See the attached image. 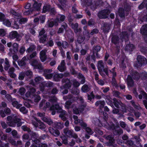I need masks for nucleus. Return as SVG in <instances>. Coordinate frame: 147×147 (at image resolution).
I'll return each instance as SVG.
<instances>
[{
    "label": "nucleus",
    "instance_id": "57",
    "mask_svg": "<svg viewBox=\"0 0 147 147\" xmlns=\"http://www.w3.org/2000/svg\"><path fill=\"white\" fill-rule=\"evenodd\" d=\"M10 13L11 14L13 15L14 17H16V18H18L19 17L18 13L16 12L15 10L13 9H11L10 10Z\"/></svg>",
    "mask_w": 147,
    "mask_h": 147
},
{
    "label": "nucleus",
    "instance_id": "59",
    "mask_svg": "<svg viewBox=\"0 0 147 147\" xmlns=\"http://www.w3.org/2000/svg\"><path fill=\"white\" fill-rule=\"evenodd\" d=\"M59 17L57 18H58L59 20V23L63 22L66 18L65 16L63 15H59Z\"/></svg>",
    "mask_w": 147,
    "mask_h": 147
},
{
    "label": "nucleus",
    "instance_id": "29",
    "mask_svg": "<svg viewBox=\"0 0 147 147\" xmlns=\"http://www.w3.org/2000/svg\"><path fill=\"white\" fill-rule=\"evenodd\" d=\"M119 36L117 35H113L111 38V42L116 45L119 43Z\"/></svg>",
    "mask_w": 147,
    "mask_h": 147
},
{
    "label": "nucleus",
    "instance_id": "48",
    "mask_svg": "<svg viewBox=\"0 0 147 147\" xmlns=\"http://www.w3.org/2000/svg\"><path fill=\"white\" fill-rule=\"evenodd\" d=\"M67 137L65 135H63L61 137V138L62 139V143L65 145H67L68 144Z\"/></svg>",
    "mask_w": 147,
    "mask_h": 147
},
{
    "label": "nucleus",
    "instance_id": "43",
    "mask_svg": "<svg viewBox=\"0 0 147 147\" xmlns=\"http://www.w3.org/2000/svg\"><path fill=\"white\" fill-rule=\"evenodd\" d=\"M95 22L94 19L91 18L90 19L87 23V25L90 27H92L95 25Z\"/></svg>",
    "mask_w": 147,
    "mask_h": 147
},
{
    "label": "nucleus",
    "instance_id": "30",
    "mask_svg": "<svg viewBox=\"0 0 147 147\" xmlns=\"http://www.w3.org/2000/svg\"><path fill=\"white\" fill-rule=\"evenodd\" d=\"M54 125L55 128L61 129L63 127L64 124L63 122H56L54 123Z\"/></svg>",
    "mask_w": 147,
    "mask_h": 147
},
{
    "label": "nucleus",
    "instance_id": "19",
    "mask_svg": "<svg viewBox=\"0 0 147 147\" xmlns=\"http://www.w3.org/2000/svg\"><path fill=\"white\" fill-rule=\"evenodd\" d=\"M134 48V45L132 44H131L129 43L125 46L124 48V50L125 51H127L129 52L130 54H131Z\"/></svg>",
    "mask_w": 147,
    "mask_h": 147
},
{
    "label": "nucleus",
    "instance_id": "42",
    "mask_svg": "<svg viewBox=\"0 0 147 147\" xmlns=\"http://www.w3.org/2000/svg\"><path fill=\"white\" fill-rule=\"evenodd\" d=\"M147 5V0H144L138 7L139 9H142L143 8L146 7Z\"/></svg>",
    "mask_w": 147,
    "mask_h": 147
},
{
    "label": "nucleus",
    "instance_id": "32",
    "mask_svg": "<svg viewBox=\"0 0 147 147\" xmlns=\"http://www.w3.org/2000/svg\"><path fill=\"white\" fill-rule=\"evenodd\" d=\"M141 33L144 35H147V24L143 25L140 29Z\"/></svg>",
    "mask_w": 147,
    "mask_h": 147
},
{
    "label": "nucleus",
    "instance_id": "64",
    "mask_svg": "<svg viewBox=\"0 0 147 147\" xmlns=\"http://www.w3.org/2000/svg\"><path fill=\"white\" fill-rule=\"evenodd\" d=\"M141 52L145 56H147V47H142L140 49Z\"/></svg>",
    "mask_w": 147,
    "mask_h": 147
},
{
    "label": "nucleus",
    "instance_id": "6",
    "mask_svg": "<svg viewBox=\"0 0 147 147\" xmlns=\"http://www.w3.org/2000/svg\"><path fill=\"white\" fill-rule=\"evenodd\" d=\"M62 84L65 83L62 86L60 87L61 90L63 88H70L71 87L72 84L70 79L68 78H63L61 80Z\"/></svg>",
    "mask_w": 147,
    "mask_h": 147
},
{
    "label": "nucleus",
    "instance_id": "61",
    "mask_svg": "<svg viewBox=\"0 0 147 147\" xmlns=\"http://www.w3.org/2000/svg\"><path fill=\"white\" fill-rule=\"evenodd\" d=\"M53 73H45L44 76L47 79H51L53 76Z\"/></svg>",
    "mask_w": 147,
    "mask_h": 147
},
{
    "label": "nucleus",
    "instance_id": "53",
    "mask_svg": "<svg viewBox=\"0 0 147 147\" xmlns=\"http://www.w3.org/2000/svg\"><path fill=\"white\" fill-rule=\"evenodd\" d=\"M71 93L74 95H78L79 92V90L76 88H72L71 90Z\"/></svg>",
    "mask_w": 147,
    "mask_h": 147
},
{
    "label": "nucleus",
    "instance_id": "13",
    "mask_svg": "<svg viewBox=\"0 0 147 147\" xmlns=\"http://www.w3.org/2000/svg\"><path fill=\"white\" fill-rule=\"evenodd\" d=\"M11 113L10 109L8 107L5 108L4 110H0V115L3 118L5 117L6 115H10Z\"/></svg>",
    "mask_w": 147,
    "mask_h": 147
},
{
    "label": "nucleus",
    "instance_id": "12",
    "mask_svg": "<svg viewBox=\"0 0 147 147\" xmlns=\"http://www.w3.org/2000/svg\"><path fill=\"white\" fill-rule=\"evenodd\" d=\"M31 134V138L33 142H34L35 144L38 145L39 144L40 141L39 140L38 134H36L35 132H32Z\"/></svg>",
    "mask_w": 147,
    "mask_h": 147
},
{
    "label": "nucleus",
    "instance_id": "47",
    "mask_svg": "<svg viewBox=\"0 0 147 147\" xmlns=\"http://www.w3.org/2000/svg\"><path fill=\"white\" fill-rule=\"evenodd\" d=\"M101 49V47L98 45H96L94 46L92 52L94 53H95L96 52H98L100 51Z\"/></svg>",
    "mask_w": 147,
    "mask_h": 147
},
{
    "label": "nucleus",
    "instance_id": "46",
    "mask_svg": "<svg viewBox=\"0 0 147 147\" xmlns=\"http://www.w3.org/2000/svg\"><path fill=\"white\" fill-rule=\"evenodd\" d=\"M37 53L36 51L33 52L32 53L28 56H27L26 58L28 60H30L32 59L35 57Z\"/></svg>",
    "mask_w": 147,
    "mask_h": 147
},
{
    "label": "nucleus",
    "instance_id": "14",
    "mask_svg": "<svg viewBox=\"0 0 147 147\" xmlns=\"http://www.w3.org/2000/svg\"><path fill=\"white\" fill-rule=\"evenodd\" d=\"M35 89L32 87L30 88L29 91L27 92L26 94V96L27 97H30L33 98V96L35 95L36 92Z\"/></svg>",
    "mask_w": 147,
    "mask_h": 147
},
{
    "label": "nucleus",
    "instance_id": "23",
    "mask_svg": "<svg viewBox=\"0 0 147 147\" xmlns=\"http://www.w3.org/2000/svg\"><path fill=\"white\" fill-rule=\"evenodd\" d=\"M63 132L65 136L67 137L70 138L72 135L73 131L72 130H69L68 128H65L63 129Z\"/></svg>",
    "mask_w": 147,
    "mask_h": 147
},
{
    "label": "nucleus",
    "instance_id": "3",
    "mask_svg": "<svg viewBox=\"0 0 147 147\" xmlns=\"http://www.w3.org/2000/svg\"><path fill=\"white\" fill-rule=\"evenodd\" d=\"M63 99L65 100H68L65 103V107L67 109L70 108L71 104L74 102L73 98L71 95L69 94L67 96H63Z\"/></svg>",
    "mask_w": 147,
    "mask_h": 147
},
{
    "label": "nucleus",
    "instance_id": "2",
    "mask_svg": "<svg viewBox=\"0 0 147 147\" xmlns=\"http://www.w3.org/2000/svg\"><path fill=\"white\" fill-rule=\"evenodd\" d=\"M136 59V61L134 63L135 67L136 68H140L146 64L147 59L144 56L141 55H138Z\"/></svg>",
    "mask_w": 147,
    "mask_h": 147
},
{
    "label": "nucleus",
    "instance_id": "36",
    "mask_svg": "<svg viewBox=\"0 0 147 147\" xmlns=\"http://www.w3.org/2000/svg\"><path fill=\"white\" fill-rule=\"evenodd\" d=\"M124 9L126 14H128L131 9L129 4L127 3H125L124 4Z\"/></svg>",
    "mask_w": 147,
    "mask_h": 147
},
{
    "label": "nucleus",
    "instance_id": "1",
    "mask_svg": "<svg viewBox=\"0 0 147 147\" xmlns=\"http://www.w3.org/2000/svg\"><path fill=\"white\" fill-rule=\"evenodd\" d=\"M105 99L107 104L110 106L112 108H114L115 107L117 108H119L122 104L120 100L115 98L112 99L109 96H107Z\"/></svg>",
    "mask_w": 147,
    "mask_h": 147
},
{
    "label": "nucleus",
    "instance_id": "45",
    "mask_svg": "<svg viewBox=\"0 0 147 147\" xmlns=\"http://www.w3.org/2000/svg\"><path fill=\"white\" fill-rule=\"evenodd\" d=\"M19 22L18 20V18H17V19L14 20L13 24V28L16 29H18L19 27Z\"/></svg>",
    "mask_w": 147,
    "mask_h": 147
},
{
    "label": "nucleus",
    "instance_id": "62",
    "mask_svg": "<svg viewBox=\"0 0 147 147\" xmlns=\"http://www.w3.org/2000/svg\"><path fill=\"white\" fill-rule=\"evenodd\" d=\"M40 62L36 59H34L31 62V65L34 68L37 64L39 63Z\"/></svg>",
    "mask_w": 147,
    "mask_h": 147
},
{
    "label": "nucleus",
    "instance_id": "39",
    "mask_svg": "<svg viewBox=\"0 0 147 147\" xmlns=\"http://www.w3.org/2000/svg\"><path fill=\"white\" fill-rule=\"evenodd\" d=\"M25 76H26L29 78H31L33 76L32 72L30 70L25 71L24 72Z\"/></svg>",
    "mask_w": 147,
    "mask_h": 147
},
{
    "label": "nucleus",
    "instance_id": "58",
    "mask_svg": "<svg viewBox=\"0 0 147 147\" xmlns=\"http://www.w3.org/2000/svg\"><path fill=\"white\" fill-rule=\"evenodd\" d=\"M21 128L23 131H27L29 134H30V133L31 132L30 129L26 125H24Z\"/></svg>",
    "mask_w": 147,
    "mask_h": 147
},
{
    "label": "nucleus",
    "instance_id": "49",
    "mask_svg": "<svg viewBox=\"0 0 147 147\" xmlns=\"http://www.w3.org/2000/svg\"><path fill=\"white\" fill-rule=\"evenodd\" d=\"M43 121L49 125H52L53 123V121L51 119L48 118L47 117L43 118Z\"/></svg>",
    "mask_w": 147,
    "mask_h": 147
},
{
    "label": "nucleus",
    "instance_id": "40",
    "mask_svg": "<svg viewBox=\"0 0 147 147\" xmlns=\"http://www.w3.org/2000/svg\"><path fill=\"white\" fill-rule=\"evenodd\" d=\"M35 69H38L39 70L40 72H42L44 71V69L43 67L42 66V64L39 62L34 68Z\"/></svg>",
    "mask_w": 147,
    "mask_h": 147
},
{
    "label": "nucleus",
    "instance_id": "9",
    "mask_svg": "<svg viewBox=\"0 0 147 147\" xmlns=\"http://www.w3.org/2000/svg\"><path fill=\"white\" fill-rule=\"evenodd\" d=\"M46 100L42 99L40 103L39 107L40 109H42L43 111H45L47 108H49L50 104L49 102H46L45 103Z\"/></svg>",
    "mask_w": 147,
    "mask_h": 147
},
{
    "label": "nucleus",
    "instance_id": "24",
    "mask_svg": "<svg viewBox=\"0 0 147 147\" xmlns=\"http://www.w3.org/2000/svg\"><path fill=\"white\" fill-rule=\"evenodd\" d=\"M60 4H58L57 6L61 10H63L64 8L65 7L67 0H58Z\"/></svg>",
    "mask_w": 147,
    "mask_h": 147
},
{
    "label": "nucleus",
    "instance_id": "10",
    "mask_svg": "<svg viewBox=\"0 0 147 147\" xmlns=\"http://www.w3.org/2000/svg\"><path fill=\"white\" fill-rule=\"evenodd\" d=\"M28 60L26 57L24 56L21 60L18 61V65L20 68L24 69L26 68V61Z\"/></svg>",
    "mask_w": 147,
    "mask_h": 147
},
{
    "label": "nucleus",
    "instance_id": "15",
    "mask_svg": "<svg viewBox=\"0 0 147 147\" xmlns=\"http://www.w3.org/2000/svg\"><path fill=\"white\" fill-rule=\"evenodd\" d=\"M105 102L104 100H99L97 101L95 103V105L96 106H99L100 111H102V108L105 107Z\"/></svg>",
    "mask_w": 147,
    "mask_h": 147
},
{
    "label": "nucleus",
    "instance_id": "7",
    "mask_svg": "<svg viewBox=\"0 0 147 147\" xmlns=\"http://www.w3.org/2000/svg\"><path fill=\"white\" fill-rule=\"evenodd\" d=\"M9 37L12 39L16 38V41L19 42L21 40V37L20 35L17 31H13L9 33Z\"/></svg>",
    "mask_w": 147,
    "mask_h": 147
},
{
    "label": "nucleus",
    "instance_id": "33",
    "mask_svg": "<svg viewBox=\"0 0 147 147\" xmlns=\"http://www.w3.org/2000/svg\"><path fill=\"white\" fill-rule=\"evenodd\" d=\"M58 107V110L57 111V113H60V114L59 115V117L66 115V111L65 110H62V108L59 105L57 106Z\"/></svg>",
    "mask_w": 147,
    "mask_h": 147
},
{
    "label": "nucleus",
    "instance_id": "44",
    "mask_svg": "<svg viewBox=\"0 0 147 147\" xmlns=\"http://www.w3.org/2000/svg\"><path fill=\"white\" fill-rule=\"evenodd\" d=\"M36 46L32 44L30 46V47L27 49L26 51L28 53L31 52L32 51L35 50L36 48Z\"/></svg>",
    "mask_w": 147,
    "mask_h": 147
},
{
    "label": "nucleus",
    "instance_id": "31",
    "mask_svg": "<svg viewBox=\"0 0 147 147\" xmlns=\"http://www.w3.org/2000/svg\"><path fill=\"white\" fill-rule=\"evenodd\" d=\"M124 9L123 7H119L118 9V14L121 18L125 17V13Z\"/></svg>",
    "mask_w": 147,
    "mask_h": 147
},
{
    "label": "nucleus",
    "instance_id": "21",
    "mask_svg": "<svg viewBox=\"0 0 147 147\" xmlns=\"http://www.w3.org/2000/svg\"><path fill=\"white\" fill-rule=\"evenodd\" d=\"M50 133L55 136H57L60 134V132L58 129H55L54 128L50 127L49 129Z\"/></svg>",
    "mask_w": 147,
    "mask_h": 147
},
{
    "label": "nucleus",
    "instance_id": "28",
    "mask_svg": "<svg viewBox=\"0 0 147 147\" xmlns=\"http://www.w3.org/2000/svg\"><path fill=\"white\" fill-rule=\"evenodd\" d=\"M51 7L50 5L48 4H45L43 7L42 13H45L47 12H49Z\"/></svg>",
    "mask_w": 147,
    "mask_h": 147
},
{
    "label": "nucleus",
    "instance_id": "5",
    "mask_svg": "<svg viewBox=\"0 0 147 147\" xmlns=\"http://www.w3.org/2000/svg\"><path fill=\"white\" fill-rule=\"evenodd\" d=\"M33 2V9L37 11H39L41 9L43 1L42 0H32Z\"/></svg>",
    "mask_w": 147,
    "mask_h": 147
},
{
    "label": "nucleus",
    "instance_id": "16",
    "mask_svg": "<svg viewBox=\"0 0 147 147\" xmlns=\"http://www.w3.org/2000/svg\"><path fill=\"white\" fill-rule=\"evenodd\" d=\"M133 78L131 75H129L127 76L126 82L128 87H132L134 86V82Z\"/></svg>",
    "mask_w": 147,
    "mask_h": 147
},
{
    "label": "nucleus",
    "instance_id": "35",
    "mask_svg": "<svg viewBox=\"0 0 147 147\" xmlns=\"http://www.w3.org/2000/svg\"><path fill=\"white\" fill-rule=\"evenodd\" d=\"M103 108L104 110L101 112V113H102L104 117L105 118H107L108 117V115L107 112L109 111V109L107 106H105Z\"/></svg>",
    "mask_w": 147,
    "mask_h": 147
},
{
    "label": "nucleus",
    "instance_id": "41",
    "mask_svg": "<svg viewBox=\"0 0 147 147\" xmlns=\"http://www.w3.org/2000/svg\"><path fill=\"white\" fill-rule=\"evenodd\" d=\"M123 131L121 129H115L113 131V134L115 136L120 135L123 133Z\"/></svg>",
    "mask_w": 147,
    "mask_h": 147
},
{
    "label": "nucleus",
    "instance_id": "25",
    "mask_svg": "<svg viewBox=\"0 0 147 147\" xmlns=\"http://www.w3.org/2000/svg\"><path fill=\"white\" fill-rule=\"evenodd\" d=\"M57 105H59L58 104H56L55 105H52L50 107V110L52 111V115H55L56 111L57 112L58 110Z\"/></svg>",
    "mask_w": 147,
    "mask_h": 147
},
{
    "label": "nucleus",
    "instance_id": "52",
    "mask_svg": "<svg viewBox=\"0 0 147 147\" xmlns=\"http://www.w3.org/2000/svg\"><path fill=\"white\" fill-rule=\"evenodd\" d=\"M38 17L40 23L41 24H43L45 21L46 16L45 15H42L39 16Z\"/></svg>",
    "mask_w": 147,
    "mask_h": 147
},
{
    "label": "nucleus",
    "instance_id": "51",
    "mask_svg": "<svg viewBox=\"0 0 147 147\" xmlns=\"http://www.w3.org/2000/svg\"><path fill=\"white\" fill-rule=\"evenodd\" d=\"M49 136L48 135L44 134L39 137V140L40 141L39 144L38 145H40L41 144V141L42 140H44L46 139V138L48 137Z\"/></svg>",
    "mask_w": 147,
    "mask_h": 147
},
{
    "label": "nucleus",
    "instance_id": "20",
    "mask_svg": "<svg viewBox=\"0 0 147 147\" xmlns=\"http://www.w3.org/2000/svg\"><path fill=\"white\" fill-rule=\"evenodd\" d=\"M63 77V74L55 73L53 76V80L55 82H59L61 79Z\"/></svg>",
    "mask_w": 147,
    "mask_h": 147
},
{
    "label": "nucleus",
    "instance_id": "37",
    "mask_svg": "<svg viewBox=\"0 0 147 147\" xmlns=\"http://www.w3.org/2000/svg\"><path fill=\"white\" fill-rule=\"evenodd\" d=\"M90 88L86 84L84 85L81 88V90L84 93H86L88 92L90 90Z\"/></svg>",
    "mask_w": 147,
    "mask_h": 147
},
{
    "label": "nucleus",
    "instance_id": "50",
    "mask_svg": "<svg viewBox=\"0 0 147 147\" xmlns=\"http://www.w3.org/2000/svg\"><path fill=\"white\" fill-rule=\"evenodd\" d=\"M20 24H24L28 21V19L26 18H22L18 20Z\"/></svg>",
    "mask_w": 147,
    "mask_h": 147
},
{
    "label": "nucleus",
    "instance_id": "56",
    "mask_svg": "<svg viewBox=\"0 0 147 147\" xmlns=\"http://www.w3.org/2000/svg\"><path fill=\"white\" fill-rule=\"evenodd\" d=\"M84 37L88 39L90 37L89 32L88 30L84 31L83 32Z\"/></svg>",
    "mask_w": 147,
    "mask_h": 147
},
{
    "label": "nucleus",
    "instance_id": "60",
    "mask_svg": "<svg viewBox=\"0 0 147 147\" xmlns=\"http://www.w3.org/2000/svg\"><path fill=\"white\" fill-rule=\"evenodd\" d=\"M78 26V24L77 23H76L74 24H72L71 25L72 28L74 30V32L77 33L78 32L77 30Z\"/></svg>",
    "mask_w": 147,
    "mask_h": 147
},
{
    "label": "nucleus",
    "instance_id": "8",
    "mask_svg": "<svg viewBox=\"0 0 147 147\" xmlns=\"http://www.w3.org/2000/svg\"><path fill=\"white\" fill-rule=\"evenodd\" d=\"M114 136L112 134L105 136V139L108 141L107 142V145L109 146H113V144L115 142Z\"/></svg>",
    "mask_w": 147,
    "mask_h": 147
},
{
    "label": "nucleus",
    "instance_id": "63",
    "mask_svg": "<svg viewBox=\"0 0 147 147\" xmlns=\"http://www.w3.org/2000/svg\"><path fill=\"white\" fill-rule=\"evenodd\" d=\"M57 69L59 71L63 72L66 70V68L65 67L59 65H58Z\"/></svg>",
    "mask_w": 147,
    "mask_h": 147
},
{
    "label": "nucleus",
    "instance_id": "4",
    "mask_svg": "<svg viewBox=\"0 0 147 147\" xmlns=\"http://www.w3.org/2000/svg\"><path fill=\"white\" fill-rule=\"evenodd\" d=\"M110 11L108 9H105L99 11L98 13L97 16L100 19L107 18L110 13Z\"/></svg>",
    "mask_w": 147,
    "mask_h": 147
},
{
    "label": "nucleus",
    "instance_id": "27",
    "mask_svg": "<svg viewBox=\"0 0 147 147\" xmlns=\"http://www.w3.org/2000/svg\"><path fill=\"white\" fill-rule=\"evenodd\" d=\"M77 78L79 79H81L80 82V84H84L86 82V78L81 73H79L78 75Z\"/></svg>",
    "mask_w": 147,
    "mask_h": 147
},
{
    "label": "nucleus",
    "instance_id": "34",
    "mask_svg": "<svg viewBox=\"0 0 147 147\" xmlns=\"http://www.w3.org/2000/svg\"><path fill=\"white\" fill-rule=\"evenodd\" d=\"M39 38V42L40 43H44L47 41V34H45L43 36H40Z\"/></svg>",
    "mask_w": 147,
    "mask_h": 147
},
{
    "label": "nucleus",
    "instance_id": "26",
    "mask_svg": "<svg viewBox=\"0 0 147 147\" xmlns=\"http://www.w3.org/2000/svg\"><path fill=\"white\" fill-rule=\"evenodd\" d=\"M131 75V76L134 80H137L140 78V75L139 73L136 71H132Z\"/></svg>",
    "mask_w": 147,
    "mask_h": 147
},
{
    "label": "nucleus",
    "instance_id": "38",
    "mask_svg": "<svg viewBox=\"0 0 147 147\" xmlns=\"http://www.w3.org/2000/svg\"><path fill=\"white\" fill-rule=\"evenodd\" d=\"M95 97V96L93 92H91L90 94H88L87 95L88 100L92 103H93V101Z\"/></svg>",
    "mask_w": 147,
    "mask_h": 147
},
{
    "label": "nucleus",
    "instance_id": "17",
    "mask_svg": "<svg viewBox=\"0 0 147 147\" xmlns=\"http://www.w3.org/2000/svg\"><path fill=\"white\" fill-rule=\"evenodd\" d=\"M110 27L111 26L109 24L107 23H104L102 27L103 32L105 34L108 33L109 31Z\"/></svg>",
    "mask_w": 147,
    "mask_h": 147
},
{
    "label": "nucleus",
    "instance_id": "55",
    "mask_svg": "<svg viewBox=\"0 0 147 147\" xmlns=\"http://www.w3.org/2000/svg\"><path fill=\"white\" fill-rule=\"evenodd\" d=\"M49 101L52 104L55 103L57 102V98L55 96L51 97L49 98Z\"/></svg>",
    "mask_w": 147,
    "mask_h": 147
},
{
    "label": "nucleus",
    "instance_id": "18",
    "mask_svg": "<svg viewBox=\"0 0 147 147\" xmlns=\"http://www.w3.org/2000/svg\"><path fill=\"white\" fill-rule=\"evenodd\" d=\"M97 68L100 74L102 73V69L105 67L104 64L102 60H100L98 61L97 65Z\"/></svg>",
    "mask_w": 147,
    "mask_h": 147
},
{
    "label": "nucleus",
    "instance_id": "54",
    "mask_svg": "<svg viewBox=\"0 0 147 147\" xmlns=\"http://www.w3.org/2000/svg\"><path fill=\"white\" fill-rule=\"evenodd\" d=\"M72 82L73 86L74 87H78L80 85V83L76 79L73 80Z\"/></svg>",
    "mask_w": 147,
    "mask_h": 147
},
{
    "label": "nucleus",
    "instance_id": "11",
    "mask_svg": "<svg viewBox=\"0 0 147 147\" xmlns=\"http://www.w3.org/2000/svg\"><path fill=\"white\" fill-rule=\"evenodd\" d=\"M24 8L26 9H28L24 11V14L25 15H28L30 14L33 11V9L31 8V4L30 3H27L24 6Z\"/></svg>",
    "mask_w": 147,
    "mask_h": 147
},
{
    "label": "nucleus",
    "instance_id": "22",
    "mask_svg": "<svg viewBox=\"0 0 147 147\" xmlns=\"http://www.w3.org/2000/svg\"><path fill=\"white\" fill-rule=\"evenodd\" d=\"M40 58L42 62H44L47 59L46 53L45 50H42L40 53Z\"/></svg>",
    "mask_w": 147,
    "mask_h": 147
}]
</instances>
